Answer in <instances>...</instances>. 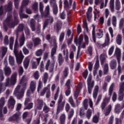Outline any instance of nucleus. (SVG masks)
I'll return each mask as SVG.
<instances>
[{
  "label": "nucleus",
  "mask_w": 124,
  "mask_h": 124,
  "mask_svg": "<svg viewBox=\"0 0 124 124\" xmlns=\"http://www.w3.org/2000/svg\"><path fill=\"white\" fill-rule=\"evenodd\" d=\"M46 39L48 41L51 46L53 47L51 51V58L53 60L52 62L50 60H47L46 64V70H49V72L52 73L54 71V67L55 66V55L57 54V49H58V43L55 36L51 37L50 34H47L46 36Z\"/></svg>",
  "instance_id": "1"
},
{
  "label": "nucleus",
  "mask_w": 124,
  "mask_h": 124,
  "mask_svg": "<svg viewBox=\"0 0 124 124\" xmlns=\"http://www.w3.org/2000/svg\"><path fill=\"white\" fill-rule=\"evenodd\" d=\"M12 2L9 1L8 4L4 6L3 10L6 12L8 13L7 15V19L6 20V23L7 26L11 29L14 28L16 25L19 24V20H18V14H14V21L12 20Z\"/></svg>",
  "instance_id": "2"
},
{
  "label": "nucleus",
  "mask_w": 124,
  "mask_h": 124,
  "mask_svg": "<svg viewBox=\"0 0 124 124\" xmlns=\"http://www.w3.org/2000/svg\"><path fill=\"white\" fill-rule=\"evenodd\" d=\"M24 27L25 25L24 24H19L16 29V39L14 45V53L16 58V62L18 64L22 63V62H23V60L24 59V55H23L22 51L19 52V50H18V34L19 32H21V31H24Z\"/></svg>",
  "instance_id": "3"
},
{
  "label": "nucleus",
  "mask_w": 124,
  "mask_h": 124,
  "mask_svg": "<svg viewBox=\"0 0 124 124\" xmlns=\"http://www.w3.org/2000/svg\"><path fill=\"white\" fill-rule=\"evenodd\" d=\"M114 87H115V83H112L109 87L108 90V95L109 97H106L104 98L103 102L101 104L100 108L102 111L105 116H109L110 113L112 111V105H109L106 108L107 105L110 102V97L112 96V93H113V91H114Z\"/></svg>",
  "instance_id": "4"
},
{
  "label": "nucleus",
  "mask_w": 124,
  "mask_h": 124,
  "mask_svg": "<svg viewBox=\"0 0 124 124\" xmlns=\"http://www.w3.org/2000/svg\"><path fill=\"white\" fill-rule=\"evenodd\" d=\"M17 75V72H15L12 74L11 79L8 77L6 78L5 83H3L2 82H0V93L5 91L6 90V87L14 86L16 84Z\"/></svg>",
  "instance_id": "5"
},
{
  "label": "nucleus",
  "mask_w": 124,
  "mask_h": 124,
  "mask_svg": "<svg viewBox=\"0 0 124 124\" xmlns=\"http://www.w3.org/2000/svg\"><path fill=\"white\" fill-rule=\"evenodd\" d=\"M25 77H22L20 82L22 86L17 85L14 92V95L16 96L17 99H21L24 96L25 91L27 89V83L25 82Z\"/></svg>",
  "instance_id": "6"
},
{
  "label": "nucleus",
  "mask_w": 124,
  "mask_h": 124,
  "mask_svg": "<svg viewBox=\"0 0 124 124\" xmlns=\"http://www.w3.org/2000/svg\"><path fill=\"white\" fill-rule=\"evenodd\" d=\"M65 104V100H63L62 94H60L58 101L56 114L53 116V118L55 120H57L58 118H59V113H61V112L63 110Z\"/></svg>",
  "instance_id": "7"
},
{
  "label": "nucleus",
  "mask_w": 124,
  "mask_h": 124,
  "mask_svg": "<svg viewBox=\"0 0 124 124\" xmlns=\"http://www.w3.org/2000/svg\"><path fill=\"white\" fill-rule=\"evenodd\" d=\"M43 55V50L42 49H39L37 50L35 52V55L37 57H40L38 58H36V62L33 61L32 62V67L33 69L37 68V66L39 65L40 63V61H41V56Z\"/></svg>",
  "instance_id": "8"
},
{
  "label": "nucleus",
  "mask_w": 124,
  "mask_h": 124,
  "mask_svg": "<svg viewBox=\"0 0 124 124\" xmlns=\"http://www.w3.org/2000/svg\"><path fill=\"white\" fill-rule=\"evenodd\" d=\"M43 8H44V5L43 3L40 2L39 3V11L41 13V17H49L50 16V6L47 5L43 11Z\"/></svg>",
  "instance_id": "9"
},
{
  "label": "nucleus",
  "mask_w": 124,
  "mask_h": 124,
  "mask_svg": "<svg viewBox=\"0 0 124 124\" xmlns=\"http://www.w3.org/2000/svg\"><path fill=\"white\" fill-rule=\"evenodd\" d=\"M114 56H116L117 58V60L118 62V65L117 67L118 76H120L121 74H122V66H121V64L120 62H121V49L119 48H116L114 54Z\"/></svg>",
  "instance_id": "10"
},
{
  "label": "nucleus",
  "mask_w": 124,
  "mask_h": 124,
  "mask_svg": "<svg viewBox=\"0 0 124 124\" xmlns=\"http://www.w3.org/2000/svg\"><path fill=\"white\" fill-rule=\"evenodd\" d=\"M72 0H69V2L67 0H64V8L65 10L67 12V19L69 21L71 19V13L70 11H68L70 8H71V5H72Z\"/></svg>",
  "instance_id": "11"
},
{
  "label": "nucleus",
  "mask_w": 124,
  "mask_h": 124,
  "mask_svg": "<svg viewBox=\"0 0 124 124\" xmlns=\"http://www.w3.org/2000/svg\"><path fill=\"white\" fill-rule=\"evenodd\" d=\"M87 87L88 93L91 94L93 91V89L94 87V80H93V77L92 74H90L87 80Z\"/></svg>",
  "instance_id": "12"
},
{
  "label": "nucleus",
  "mask_w": 124,
  "mask_h": 124,
  "mask_svg": "<svg viewBox=\"0 0 124 124\" xmlns=\"http://www.w3.org/2000/svg\"><path fill=\"white\" fill-rule=\"evenodd\" d=\"M21 120V112L17 111L10 117L8 119L9 122H16V124H19Z\"/></svg>",
  "instance_id": "13"
},
{
  "label": "nucleus",
  "mask_w": 124,
  "mask_h": 124,
  "mask_svg": "<svg viewBox=\"0 0 124 124\" xmlns=\"http://www.w3.org/2000/svg\"><path fill=\"white\" fill-rule=\"evenodd\" d=\"M124 82H121L119 84V91L118 92V99L119 101L124 100Z\"/></svg>",
  "instance_id": "14"
},
{
  "label": "nucleus",
  "mask_w": 124,
  "mask_h": 124,
  "mask_svg": "<svg viewBox=\"0 0 124 124\" xmlns=\"http://www.w3.org/2000/svg\"><path fill=\"white\" fill-rule=\"evenodd\" d=\"M65 110L66 113H68V119L70 120L74 116V109L71 108L70 107V105L67 103L65 106Z\"/></svg>",
  "instance_id": "15"
},
{
  "label": "nucleus",
  "mask_w": 124,
  "mask_h": 124,
  "mask_svg": "<svg viewBox=\"0 0 124 124\" xmlns=\"http://www.w3.org/2000/svg\"><path fill=\"white\" fill-rule=\"evenodd\" d=\"M42 18H48L46 19L43 25V30H45L47 27H48V25H52V24L54 22V17L51 16L50 15L49 12V16L47 17H42Z\"/></svg>",
  "instance_id": "16"
},
{
  "label": "nucleus",
  "mask_w": 124,
  "mask_h": 124,
  "mask_svg": "<svg viewBox=\"0 0 124 124\" xmlns=\"http://www.w3.org/2000/svg\"><path fill=\"white\" fill-rule=\"evenodd\" d=\"M30 27L31 28L32 31H35L36 33H39L40 32V26H38L36 29H35V20L33 19H31L30 21Z\"/></svg>",
  "instance_id": "17"
},
{
  "label": "nucleus",
  "mask_w": 124,
  "mask_h": 124,
  "mask_svg": "<svg viewBox=\"0 0 124 124\" xmlns=\"http://www.w3.org/2000/svg\"><path fill=\"white\" fill-rule=\"evenodd\" d=\"M16 104V101L14 99L13 96H11L8 101V107L9 109L11 110L12 109H14V106H15V104Z\"/></svg>",
  "instance_id": "18"
},
{
  "label": "nucleus",
  "mask_w": 124,
  "mask_h": 124,
  "mask_svg": "<svg viewBox=\"0 0 124 124\" xmlns=\"http://www.w3.org/2000/svg\"><path fill=\"white\" fill-rule=\"evenodd\" d=\"M5 103L4 97H2L0 99V119H3V115L2 114V108Z\"/></svg>",
  "instance_id": "19"
},
{
  "label": "nucleus",
  "mask_w": 124,
  "mask_h": 124,
  "mask_svg": "<svg viewBox=\"0 0 124 124\" xmlns=\"http://www.w3.org/2000/svg\"><path fill=\"white\" fill-rule=\"evenodd\" d=\"M30 90L31 91V93H34L36 89V81L35 80H32L31 81L30 83Z\"/></svg>",
  "instance_id": "20"
},
{
  "label": "nucleus",
  "mask_w": 124,
  "mask_h": 124,
  "mask_svg": "<svg viewBox=\"0 0 124 124\" xmlns=\"http://www.w3.org/2000/svg\"><path fill=\"white\" fill-rule=\"evenodd\" d=\"M23 9H24V6L23 5H21L19 12L20 19H23L24 18H29L28 15H26L25 14H23Z\"/></svg>",
  "instance_id": "21"
},
{
  "label": "nucleus",
  "mask_w": 124,
  "mask_h": 124,
  "mask_svg": "<svg viewBox=\"0 0 124 124\" xmlns=\"http://www.w3.org/2000/svg\"><path fill=\"white\" fill-rule=\"evenodd\" d=\"M32 41H33L34 47H36V46L41 44V40L38 37L32 38Z\"/></svg>",
  "instance_id": "22"
},
{
  "label": "nucleus",
  "mask_w": 124,
  "mask_h": 124,
  "mask_svg": "<svg viewBox=\"0 0 124 124\" xmlns=\"http://www.w3.org/2000/svg\"><path fill=\"white\" fill-rule=\"evenodd\" d=\"M4 71L5 73V76L7 77H9V76H10V75L11 74V68L10 67L7 66H5L4 68Z\"/></svg>",
  "instance_id": "23"
},
{
  "label": "nucleus",
  "mask_w": 124,
  "mask_h": 124,
  "mask_svg": "<svg viewBox=\"0 0 124 124\" xmlns=\"http://www.w3.org/2000/svg\"><path fill=\"white\" fill-rule=\"evenodd\" d=\"M99 90V87L98 85H96L94 87L93 91V98L94 99H96V98L97 97V94H98V91Z\"/></svg>",
  "instance_id": "24"
},
{
  "label": "nucleus",
  "mask_w": 124,
  "mask_h": 124,
  "mask_svg": "<svg viewBox=\"0 0 124 124\" xmlns=\"http://www.w3.org/2000/svg\"><path fill=\"white\" fill-rule=\"evenodd\" d=\"M60 124H65V120H66V115L65 114L62 113L60 116Z\"/></svg>",
  "instance_id": "25"
},
{
  "label": "nucleus",
  "mask_w": 124,
  "mask_h": 124,
  "mask_svg": "<svg viewBox=\"0 0 124 124\" xmlns=\"http://www.w3.org/2000/svg\"><path fill=\"white\" fill-rule=\"evenodd\" d=\"M109 42H110V37L109 36V33H107L106 34L105 43L102 45L103 47H105L106 46H108Z\"/></svg>",
  "instance_id": "26"
},
{
  "label": "nucleus",
  "mask_w": 124,
  "mask_h": 124,
  "mask_svg": "<svg viewBox=\"0 0 124 124\" xmlns=\"http://www.w3.org/2000/svg\"><path fill=\"white\" fill-rule=\"evenodd\" d=\"M56 27L57 32H60V31H61L62 28V20H57Z\"/></svg>",
  "instance_id": "27"
},
{
  "label": "nucleus",
  "mask_w": 124,
  "mask_h": 124,
  "mask_svg": "<svg viewBox=\"0 0 124 124\" xmlns=\"http://www.w3.org/2000/svg\"><path fill=\"white\" fill-rule=\"evenodd\" d=\"M83 35H80L78 38V39L75 38L74 42L76 43V44L77 45V44H78L79 46L81 45L82 44V42H83Z\"/></svg>",
  "instance_id": "28"
},
{
  "label": "nucleus",
  "mask_w": 124,
  "mask_h": 124,
  "mask_svg": "<svg viewBox=\"0 0 124 124\" xmlns=\"http://www.w3.org/2000/svg\"><path fill=\"white\" fill-rule=\"evenodd\" d=\"M93 12V8L92 7H89L88 9V11L86 13V16L88 21H90L92 19V12Z\"/></svg>",
  "instance_id": "29"
},
{
  "label": "nucleus",
  "mask_w": 124,
  "mask_h": 124,
  "mask_svg": "<svg viewBox=\"0 0 124 124\" xmlns=\"http://www.w3.org/2000/svg\"><path fill=\"white\" fill-rule=\"evenodd\" d=\"M58 61L59 64L60 66L63 63V62H64V59L62 57V54L61 53H59L58 54Z\"/></svg>",
  "instance_id": "30"
},
{
  "label": "nucleus",
  "mask_w": 124,
  "mask_h": 124,
  "mask_svg": "<svg viewBox=\"0 0 124 124\" xmlns=\"http://www.w3.org/2000/svg\"><path fill=\"white\" fill-rule=\"evenodd\" d=\"M104 75H107L109 72V66L108 63H105L103 66Z\"/></svg>",
  "instance_id": "31"
},
{
  "label": "nucleus",
  "mask_w": 124,
  "mask_h": 124,
  "mask_svg": "<svg viewBox=\"0 0 124 124\" xmlns=\"http://www.w3.org/2000/svg\"><path fill=\"white\" fill-rule=\"evenodd\" d=\"M110 67L111 69H115L117 67V61L115 59H113L110 61Z\"/></svg>",
  "instance_id": "32"
},
{
  "label": "nucleus",
  "mask_w": 124,
  "mask_h": 124,
  "mask_svg": "<svg viewBox=\"0 0 124 124\" xmlns=\"http://www.w3.org/2000/svg\"><path fill=\"white\" fill-rule=\"evenodd\" d=\"M123 108H122V107L121 106V105L119 104H117L115 106V109L114 111L116 114H120V112L121 111H122V109Z\"/></svg>",
  "instance_id": "33"
},
{
  "label": "nucleus",
  "mask_w": 124,
  "mask_h": 124,
  "mask_svg": "<svg viewBox=\"0 0 124 124\" xmlns=\"http://www.w3.org/2000/svg\"><path fill=\"white\" fill-rule=\"evenodd\" d=\"M51 87V84H48L47 85L46 91V98H49L51 96V91L50 90Z\"/></svg>",
  "instance_id": "34"
},
{
  "label": "nucleus",
  "mask_w": 124,
  "mask_h": 124,
  "mask_svg": "<svg viewBox=\"0 0 124 124\" xmlns=\"http://www.w3.org/2000/svg\"><path fill=\"white\" fill-rule=\"evenodd\" d=\"M9 47L10 50H13V45L14 44V38L13 37H10L9 38Z\"/></svg>",
  "instance_id": "35"
},
{
  "label": "nucleus",
  "mask_w": 124,
  "mask_h": 124,
  "mask_svg": "<svg viewBox=\"0 0 124 124\" xmlns=\"http://www.w3.org/2000/svg\"><path fill=\"white\" fill-rule=\"evenodd\" d=\"M49 78V75L47 73H45L43 75V78L42 80L44 82L45 85L47 83V81H48V78Z\"/></svg>",
  "instance_id": "36"
},
{
  "label": "nucleus",
  "mask_w": 124,
  "mask_h": 124,
  "mask_svg": "<svg viewBox=\"0 0 124 124\" xmlns=\"http://www.w3.org/2000/svg\"><path fill=\"white\" fill-rule=\"evenodd\" d=\"M116 42L118 45H122V35L118 34L116 36Z\"/></svg>",
  "instance_id": "37"
},
{
  "label": "nucleus",
  "mask_w": 124,
  "mask_h": 124,
  "mask_svg": "<svg viewBox=\"0 0 124 124\" xmlns=\"http://www.w3.org/2000/svg\"><path fill=\"white\" fill-rule=\"evenodd\" d=\"M86 47V44L85 43H81V44L78 46V52L77 54V57L79 56V54L80 53V51H81V48H85Z\"/></svg>",
  "instance_id": "38"
},
{
  "label": "nucleus",
  "mask_w": 124,
  "mask_h": 124,
  "mask_svg": "<svg viewBox=\"0 0 124 124\" xmlns=\"http://www.w3.org/2000/svg\"><path fill=\"white\" fill-rule=\"evenodd\" d=\"M68 67H66L64 68L62 73H63V76L64 78H67V76H68V74L69 73Z\"/></svg>",
  "instance_id": "39"
},
{
  "label": "nucleus",
  "mask_w": 124,
  "mask_h": 124,
  "mask_svg": "<svg viewBox=\"0 0 124 124\" xmlns=\"http://www.w3.org/2000/svg\"><path fill=\"white\" fill-rule=\"evenodd\" d=\"M52 6V10L54 15H57L58 14V12L59 11L58 9V5L57 4L54 5H51Z\"/></svg>",
  "instance_id": "40"
},
{
  "label": "nucleus",
  "mask_w": 124,
  "mask_h": 124,
  "mask_svg": "<svg viewBox=\"0 0 124 124\" xmlns=\"http://www.w3.org/2000/svg\"><path fill=\"white\" fill-rule=\"evenodd\" d=\"M69 102L73 108H75V107H76V104H75L72 96H71L69 98Z\"/></svg>",
  "instance_id": "41"
},
{
  "label": "nucleus",
  "mask_w": 124,
  "mask_h": 124,
  "mask_svg": "<svg viewBox=\"0 0 124 124\" xmlns=\"http://www.w3.org/2000/svg\"><path fill=\"white\" fill-rule=\"evenodd\" d=\"M92 122H93L94 124H98L99 122V115H94L93 117Z\"/></svg>",
  "instance_id": "42"
},
{
  "label": "nucleus",
  "mask_w": 124,
  "mask_h": 124,
  "mask_svg": "<svg viewBox=\"0 0 124 124\" xmlns=\"http://www.w3.org/2000/svg\"><path fill=\"white\" fill-rule=\"evenodd\" d=\"M111 23H112V26L114 28H116V27H117V17H116V16H112L111 18Z\"/></svg>",
  "instance_id": "43"
},
{
  "label": "nucleus",
  "mask_w": 124,
  "mask_h": 124,
  "mask_svg": "<svg viewBox=\"0 0 124 124\" xmlns=\"http://www.w3.org/2000/svg\"><path fill=\"white\" fill-rule=\"evenodd\" d=\"M105 56H106V54L104 53L100 55V62L101 64L102 65L105 62V61H106V58H105Z\"/></svg>",
  "instance_id": "44"
},
{
  "label": "nucleus",
  "mask_w": 124,
  "mask_h": 124,
  "mask_svg": "<svg viewBox=\"0 0 124 124\" xmlns=\"http://www.w3.org/2000/svg\"><path fill=\"white\" fill-rule=\"evenodd\" d=\"M29 64H30V59H29L28 58H26L24 62V67L25 68V69H28Z\"/></svg>",
  "instance_id": "45"
},
{
  "label": "nucleus",
  "mask_w": 124,
  "mask_h": 124,
  "mask_svg": "<svg viewBox=\"0 0 124 124\" xmlns=\"http://www.w3.org/2000/svg\"><path fill=\"white\" fill-rule=\"evenodd\" d=\"M124 26V18H121L119 21V30H123Z\"/></svg>",
  "instance_id": "46"
},
{
  "label": "nucleus",
  "mask_w": 124,
  "mask_h": 124,
  "mask_svg": "<svg viewBox=\"0 0 124 124\" xmlns=\"http://www.w3.org/2000/svg\"><path fill=\"white\" fill-rule=\"evenodd\" d=\"M9 62L10 65L13 66V65H14V64L15 63V60H14V57L10 56L9 57Z\"/></svg>",
  "instance_id": "47"
},
{
  "label": "nucleus",
  "mask_w": 124,
  "mask_h": 124,
  "mask_svg": "<svg viewBox=\"0 0 124 124\" xmlns=\"http://www.w3.org/2000/svg\"><path fill=\"white\" fill-rule=\"evenodd\" d=\"M32 9L35 12L38 11V3L35 2L32 5Z\"/></svg>",
  "instance_id": "48"
},
{
  "label": "nucleus",
  "mask_w": 124,
  "mask_h": 124,
  "mask_svg": "<svg viewBox=\"0 0 124 124\" xmlns=\"http://www.w3.org/2000/svg\"><path fill=\"white\" fill-rule=\"evenodd\" d=\"M92 114H93V110L90 109L87 110L86 116L88 120H90V119H91V117H92Z\"/></svg>",
  "instance_id": "49"
},
{
  "label": "nucleus",
  "mask_w": 124,
  "mask_h": 124,
  "mask_svg": "<svg viewBox=\"0 0 124 124\" xmlns=\"http://www.w3.org/2000/svg\"><path fill=\"white\" fill-rule=\"evenodd\" d=\"M80 94V90L76 89L74 92V99H77Z\"/></svg>",
  "instance_id": "50"
},
{
  "label": "nucleus",
  "mask_w": 124,
  "mask_h": 124,
  "mask_svg": "<svg viewBox=\"0 0 124 124\" xmlns=\"http://www.w3.org/2000/svg\"><path fill=\"white\" fill-rule=\"evenodd\" d=\"M60 93V87H58L57 89L56 92L54 96V100H57L58 98L59 97V94Z\"/></svg>",
  "instance_id": "51"
},
{
  "label": "nucleus",
  "mask_w": 124,
  "mask_h": 124,
  "mask_svg": "<svg viewBox=\"0 0 124 124\" xmlns=\"http://www.w3.org/2000/svg\"><path fill=\"white\" fill-rule=\"evenodd\" d=\"M115 0H110L109 2V7L111 12H114V2Z\"/></svg>",
  "instance_id": "52"
},
{
  "label": "nucleus",
  "mask_w": 124,
  "mask_h": 124,
  "mask_svg": "<svg viewBox=\"0 0 124 124\" xmlns=\"http://www.w3.org/2000/svg\"><path fill=\"white\" fill-rule=\"evenodd\" d=\"M43 87V83L42 82V81L39 80L38 81V87H37L38 93H39V92H40V91H41V89H42Z\"/></svg>",
  "instance_id": "53"
},
{
  "label": "nucleus",
  "mask_w": 124,
  "mask_h": 124,
  "mask_svg": "<svg viewBox=\"0 0 124 124\" xmlns=\"http://www.w3.org/2000/svg\"><path fill=\"white\" fill-rule=\"evenodd\" d=\"M116 3V10H120L121 9V2H120V0H115Z\"/></svg>",
  "instance_id": "54"
},
{
  "label": "nucleus",
  "mask_w": 124,
  "mask_h": 124,
  "mask_svg": "<svg viewBox=\"0 0 124 124\" xmlns=\"http://www.w3.org/2000/svg\"><path fill=\"white\" fill-rule=\"evenodd\" d=\"M64 35H65V33L63 31L62 32L60 33V35L59 36L60 42H62L63 41V39H64Z\"/></svg>",
  "instance_id": "55"
},
{
  "label": "nucleus",
  "mask_w": 124,
  "mask_h": 124,
  "mask_svg": "<svg viewBox=\"0 0 124 124\" xmlns=\"http://www.w3.org/2000/svg\"><path fill=\"white\" fill-rule=\"evenodd\" d=\"M83 107L85 110H88V99H85L82 103Z\"/></svg>",
  "instance_id": "56"
},
{
  "label": "nucleus",
  "mask_w": 124,
  "mask_h": 124,
  "mask_svg": "<svg viewBox=\"0 0 124 124\" xmlns=\"http://www.w3.org/2000/svg\"><path fill=\"white\" fill-rule=\"evenodd\" d=\"M19 43L21 46H23L25 44V36H24V35L20 37Z\"/></svg>",
  "instance_id": "57"
},
{
  "label": "nucleus",
  "mask_w": 124,
  "mask_h": 124,
  "mask_svg": "<svg viewBox=\"0 0 124 124\" xmlns=\"http://www.w3.org/2000/svg\"><path fill=\"white\" fill-rule=\"evenodd\" d=\"M87 53L89 54V56L91 57L93 55V46H89L88 47Z\"/></svg>",
  "instance_id": "58"
},
{
  "label": "nucleus",
  "mask_w": 124,
  "mask_h": 124,
  "mask_svg": "<svg viewBox=\"0 0 124 124\" xmlns=\"http://www.w3.org/2000/svg\"><path fill=\"white\" fill-rule=\"evenodd\" d=\"M98 33H97V35L98 36V38H101L103 36V30L102 29L98 30Z\"/></svg>",
  "instance_id": "59"
},
{
  "label": "nucleus",
  "mask_w": 124,
  "mask_h": 124,
  "mask_svg": "<svg viewBox=\"0 0 124 124\" xmlns=\"http://www.w3.org/2000/svg\"><path fill=\"white\" fill-rule=\"evenodd\" d=\"M79 116L81 117V118L84 117L85 116V110L84 109V108H79Z\"/></svg>",
  "instance_id": "60"
},
{
  "label": "nucleus",
  "mask_w": 124,
  "mask_h": 124,
  "mask_svg": "<svg viewBox=\"0 0 124 124\" xmlns=\"http://www.w3.org/2000/svg\"><path fill=\"white\" fill-rule=\"evenodd\" d=\"M4 80V76H3V71L0 69V82H2Z\"/></svg>",
  "instance_id": "61"
},
{
  "label": "nucleus",
  "mask_w": 124,
  "mask_h": 124,
  "mask_svg": "<svg viewBox=\"0 0 124 124\" xmlns=\"http://www.w3.org/2000/svg\"><path fill=\"white\" fill-rule=\"evenodd\" d=\"M43 110L46 113H48L50 111V108L48 107L46 105H45Z\"/></svg>",
  "instance_id": "62"
},
{
  "label": "nucleus",
  "mask_w": 124,
  "mask_h": 124,
  "mask_svg": "<svg viewBox=\"0 0 124 124\" xmlns=\"http://www.w3.org/2000/svg\"><path fill=\"white\" fill-rule=\"evenodd\" d=\"M4 45H8L9 44V40L8 39V36L5 35L4 38Z\"/></svg>",
  "instance_id": "63"
},
{
  "label": "nucleus",
  "mask_w": 124,
  "mask_h": 124,
  "mask_svg": "<svg viewBox=\"0 0 124 124\" xmlns=\"http://www.w3.org/2000/svg\"><path fill=\"white\" fill-rule=\"evenodd\" d=\"M123 124V121L122 119H119L118 118H115V124Z\"/></svg>",
  "instance_id": "64"
}]
</instances>
